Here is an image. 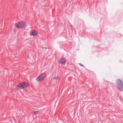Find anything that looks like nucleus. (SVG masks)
<instances>
[{
	"mask_svg": "<svg viewBox=\"0 0 123 123\" xmlns=\"http://www.w3.org/2000/svg\"><path fill=\"white\" fill-rule=\"evenodd\" d=\"M28 86V85L26 82H22L17 85L16 88V89H22Z\"/></svg>",
	"mask_w": 123,
	"mask_h": 123,
	"instance_id": "nucleus-1",
	"label": "nucleus"
},
{
	"mask_svg": "<svg viewBox=\"0 0 123 123\" xmlns=\"http://www.w3.org/2000/svg\"><path fill=\"white\" fill-rule=\"evenodd\" d=\"M39 112V111H34V114L35 115H37Z\"/></svg>",
	"mask_w": 123,
	"mask_h": 123,
	"instance_id": "nucleus-7",
	"label": "nucleus"
},
{
	"mask_svg": "<svg viewBox=\"0 0 123 123\" xmlns=\"http://www.w3.org/2000/svg\"><path fill=\"white\" fill-rule=\"evenodd\" d=\"M79 64L81 66H82V67H84V66L82 64H81V63H79Z\"/></svg>",
	"mask_w": 123,
	"mask_h": 123,
	"instance_id": "nucleus-9",
	"label": "nucleus"
},
{
	"mask_svg": "<svg viewBox=\"0 0 123 123\" xmlns=\"http://www.w3.org/2000/svg\"><path fill=\"white\" fill-rule=\"evenodd\" d=\"M46 76V74L44 73L41 74L40 75L38 76L36 79V80L38 82L40 81H43L45 78Z\"/></svg>",
	"mask_w": 123,
	"mask_h": 123,
	"instance_id": "nucleus-4",
	"label": "nucleus"
},
{
	"mask_svg": "<svg viewBox=\"0 0 123 123\" xmlns=\"http://www.w3.org/2000/svg\"><path fill=\"white\" fill-rule=\"evenodd\" d=\"M117 86V88L121 91H123V83L120 80L118 79L116 81Z\"/></svg>",
	"mask_w": 123,
	"mask_h": 123,
	"instance_id": "nucleus-2",
	"label": "nucleus"
},
{
	"mask_svg": "<svg viewBox=\"0 0 123 123\" xmlns=\"http://www.w3.org/2000/svg\"><path fill=\"white\" fill-rule=\"evenodd\" d=\"M57 62L59 63H61L62 64L64 65L66 62V59L64 58H62L58 61Z\"/></svg>",
	"mask_w": 123,
	"mask_h": 123,
	"instance_id": "nucleus-5",
	"label": "nucleus"
},
{
	"mask_svg": "<svg viewBox=\"0 0 123 123\" xmlns=\"http://www.w3.org/2000/svg\"><path fill=\"white\" fill-rule=\"evenodd\" d=\"M16 26L17 28L20 29H24L26 27L24 22L23 21H21L16 24Z\"/></svg>",
	"mask_w": 123,
	"mask_h": 123,
	"instance_id": "nucleus-3",
	"label": "nucleus"
},
{
	"mask_svg": "<svg viewBox=\"0 0 123 123\" xmlns=\"http://www.w3.org/2000/svg\"><path fill=\"white\" fill-rule=\"evenodd\" d=\"M54 79L55 80H57L58 79V76H55L54 78Z\"/></svg>",
	"mask_w": 123,
	"mask_h": 123,
	"instance_id": "nucleus-8",
	"label": "nucleus"
},
{
	"mask_svg": "<svg viewBox=\"0 0 123 123\" xmlns=\"http://www.w3.org/2000/svg\"><path fill=\"white\" fill-rule=\"evenodd\" d=\"M31 35L35 36L38 34L37 32L35 30H34L31 31L30 32Z\"/></svg>",
	"mask_w": 123,
	"mask_h": 123,
	"instance_id": "nucleus-6",
	"label": "nucleus"
}]
</instances>
